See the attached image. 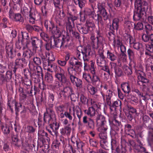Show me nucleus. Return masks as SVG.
<instances>
[{"label":"nucleus","instance_id":"1","mask_svg":"<svg viewBox=\"0 0 153 153\" xmlns=\"http://www.w3.org/2000/svg\"><path fill=\"white\" fill-rule=\"evenodd\" d=\"M98 8L97 14L95 13L94 10H92L88 8H85L84 10V14H80V21L82 22L85 21L88 16L97 22L98 25L99 23L102 24V19L105 21L109 19L110 16L102 4H98Z\"/></svg>","mask_w":153,"mask_h":153},{"label":"nucleus","instance_id":"2","mask_svg":"<svg viewBox=\"0 0 153 153\" xmlns=\"http://www.w3.org/2000/svg\"><path fill=\"white\" fill-rule=\"evenodd\" d=\"M44 114L43 125L48 124L54 134H58L59 123L56 121V115L53 108H47Z\"/></svg>","mask_w":153,"mask_h":153},{"label":"nucleus","instance_id":"3","mask_svg":"<svg viewBox=\"0 0 153 153\" xmlns=\"http://www.w3.org/2000/svg\"><path fill=\"white\" fill-rule=\"evenodd\" d=\"M135 58L129 59L130 61L129 66L131 68H133L135 69V72L137 76L138 80L137 84L140 86H142L145 88L149 82V80L146 77L145 73L142 71L136 69V62Z\"/></svg>","mask_w":153,"mask_h":153},{"label":"nucleus","instance_id":"4","mask_svg":"<svg viewBox=\"0 0 153 153\" xmlns=\"http://www.w3.org/2000/svg\"><path fill=\"white\" fill-rule=\"evenodd\" d=\"M96 110L93 105L89 107L88 110H84V112L90 117L87 116H84L82 118V123L86 128L88 129L93 130L95 128V123L93 119L91 117L95 116L97 114L96 113Z\"/></svg>","mask_w":153,"mask_h":153},{"label":"nucleus","instance_id":"5","mask_svg":"<svg viewBox=\"0 0 153 153\" xmlns=\"http://www.w3.org/2000/svg\"><path fill=\"white\" fill-rule=\"evenodd\" d=\"M48 68L47 71L51 72L54 71L55 77L58 80L62 83L65 82L67 80L66 76L65 74L64 70L59 66H57L55 63L50 62L48 65Z\"/></svg>","mask_w":153,"mask_h":153},{"label":"nucleus","instance_id":"6","mask_svg":"<svg viewBox=\"0 0 153 153\" xmlns=\"http://www.w3.org/2000/svg\"><path fill=\"white\" fill-rule=\"evenodd\" d=\"M73 113H72V111L71 109H69V111H65V117L68 118L70 120H72L73 118L72 115H73L74 119L71 123V125L73 126L76 125L77 122V119L75 116V114H76L79 119L78 124L79 125H80L81 118L83 114L81 108L78 105H75L73 107Z\"/></svg>","mask_w":153,"mask_h":153},{"label":"nucleus","instance_id":"7","mask_svg":"<svg viewBox=\"0 0 153 153\" xmlns=\"http://www.w3.org/2000/svg\"><path fill=\"white\" fill-rule=\"evenodd\" d=\"M65 34L62 35L61 39L56 38L53 39L55 46L57 48H59L61 50H64L68 48L70 45L71 41L69 39V34L65 33Z\"/></svg>","mask_w":153,"mask_h":153},{"label":"nucleus","instance_id":"8","mask_svg":"<svg viewBox=\"0 0 153 153\" xmlns=\"http://www.w3.org/2000/svg\"><path fill=\"white\" fill-rule=\"evenodd\" d=\"M14 65L12 66V71L13 72L15 75V81L17 82L18 79V74L16 73H19L22 69L25 67L27 64V61L24 58H17L15 60Z\"/></svg>","mask_w":153,"mask_h":153},{"label":"nucleus","instance_id":"9","mask_svg":"<svg viewBox=\"0 0 153 153\" xmlns=\"http://www.w3.org/2000/svg\"><path fill=\"white\" fill-rule=\"evenodd\" d=\"M97 33L96 38L92 35L90 37L91 41V46L94 50L97 49L99 48H100V49H103L104 43V38L99 30L97 31Z\"/></svg>","mask_w":153,"mask_h":153},{"label":"nucleus","instance_id":"10","mask_svg":"<svg viewBox=\"0 0 153 153\" xmlns=\"http://www.w3.org/2000/svg\"><path fill=\"white\" fill-rule=\"evenodd\" d=\"M94 22L92 21L87 20L84 26L82 24H78L76 27L79 31L82 34L92 33L95 28Z\"/></svg>","mask_w":153,"mask_h":153},{"label":"nucleus","instance_id":"11","mask_svg":"<svg viewBox=\"0 0 153 153\" xmlns=\"http://www.w3.org/2000/svg\"><path fill=\"white\" fill-rule=\"evenodd\" d=\"M69 64L71 65L67 68L68 73H72L73 72H79L82 71V63L79 61L77 59L74 57L71 58L69 61Z\"/></svg>","mask_w":153,"mask_h":153},{"label":"nucleus","instance_id":"12","mask_svg":"<svg viewBox=\"0 0 153 153\" xmlns=\"http://www.w3.org/2000/svg\"><path fill=\"white\" fill-rule=\"evenodd\" d=\"M148 8L146 6L143 7L142 8H135L134 13L133 19L134 21H140L144 22L147 19L146 16V11Z\"/></svg>","mask_w":153,"mask_h":153},{"label":"nucleus","instance_id":"13","mask_svg":"<svg viewBox=\"0 0 153 153\" xmlns=\"http://www.w3.org/2000/svg\"><path fill=\"white\" fill-rule=\"evenodd\" d=\"M95 120L97 125L98 126V131H101L102 129L107 130L108 127L106 125V121L105 117L101 114H97L96 115Z\"/></svg>","mask_w":153,"mask_h":153},{"label":"nucleus","instance_id":"14","mask_svg":"<svg viewBox=\"0 0 153 153\" xmlns=\"http://www.w3.org/2000/svg\"><path fill=\"white\" fill-rule=\"evenodd\" d=\"M72 10L74 12V14L72 12H68V14L69 16L67 17V20L66 25V30H68L70 31L71 30V28L73 27L72 25L71 21L72 22L74 25V21L77 20L78 19L77 16L75 14L77 13L76 10L74 9H73Z\"/></svg>","mask_w":153,"mask_h":153},{"label":"nucleus","instance_id":"15","mask_svg":"<svg viewBox=\"0 0 153 153\" xmlns=\"http://www.w3.org/2000/svg\"><path fill=\"white\" fill-rule=\"evenodd\" d=\"M62 27L60 22H59L58 25L55 26L50 32L51 34V39L53 38V39L59 37L63 31Z\"/></svg>","mask_w":153,"mask_h":153},{"label":"nucleus","instance_id":"16","mask_svg":"<svg viewBox=\"0 0 153 153\" xmlns=\"http://www.w3.org/2000/svg\"><path fill=\"white\" fill-rule=\"evenodd\" d=\"M109 121L112 129L111 131V134L116 135L117 134V132L119 131L121 128V122L116 119H112L111 120H110Z\"/></svg>","mask_w":153,"mask_h":153},{"label":"nucleus","instance_id":"17","mask_svg":"<svg viewBox=\"0 0 153 153\" xmlns=\"http://www.w3.org/2000/svg\"><path fill=\"white\" fill-rule=\"evenodd\" d=\"M84 61L88 62L91 57L92 51L91 46L88 45L81 47V49Z\"/></svg>","mask_w":153,"mask_h":153},{"label":"nucleus","instance_id":"18","mask_svg":"<svg viewBox=\"0 0 153 153\" xmlns=\"http://www.w3.org/2000/svg\"><path fill=\"white\" fill-rule=\"evenodd\" d=\"M71 87L69 86L64 87L63 89H61L59 93V97L62 100H65L67 97H69L70 94L73 91Z\"/></svg>","mask_w":153,"mask_h":153},{"label":"nucleus","instance_id":"19","mask_svg":"<svg viewBox=\"0 0 153 153\" xmlns=\"http://www.w3.org/2000/svg\"><path fill=\"white\" fill-rule=\"evenodd\" d=\"M81 72V71H79V72H73L71 74L68 73L71 82L74 85H75L77 87H81L82 86V82L81 79L75 76L74 75L78 74Z\"/></svg>","mask_w":153,"mask_h":153},{"label":"nucleus","instance_id":"20","mask_svg":"<svg viewBox=\"0 0 153 153\" xmlns=\"http://www.w3.org/2000/svg\"><path fill=\"white\" fill-rule=\"evenodd\" d=\"M18 91L19 93L20 100L21 102L24 101L26 99L27 97V94L31 96L33 95L32 93L33 90L32 89L30 90H27L26 89H24L23 88L20 87Z\"/></svg>","mask_w":153,"mask_h":153},{"label":"nucleus","instance_id":"21","mask_svg":"<svg viewBox=\"0 0 153 153\" xmlns=\"http://www.w3.org/2000/svg\"><path fill=\"white\" fill-rule=\"evenodd\" d=\"M99 56L97 57L96 62L98 66L101 67L106 64V59L103 54V49H100V48H99Z\"/></svg>","mask_w":153,"mask_h":153},{"label":"nucleus","instance_id":"22","mask_svg":"<svg viewBox=\"0 0 153 153\" xmlns=\"http://www.w3.org/2000/svg\"><path fill=\"white\" fill-rule=\"evenodd\" d=\"M100 93L104 102H105L107 105L111 104V98L113 96L112 91L111 89H109L107 91L106 94L101 91Z\"/></svg>","mask_w":153,"mask_h":153},{"label":"nucleus","instance_id":"23","mask_svg":"<svg viewBox=\"0 0 153 153\" xmlns=\"http://www.w3.org/2000/svg\"><path fill=\"white\" fill-rule=\"evenodd\" d=\"M31 42L33 48L36 49L39 47L41 50L43 46L42 41L35 37H31Z\"/></svg>","mask_w":153,"mask_h":153},{"label":"nucleus","instance_id":"24","mask_svg":"<svg viewBox=\"0 0 153 153\" xmlns=\"http://www.w3.org/2000/svg\"><path fill=\"white\" fill-rule=\"evenodd\" d=\"M22 42L23 44V49H25L31 42V37H29L28 33L26 32L22 33Z\"/></svg>","mask_w":153,"mask_h":153},{"label":"nucleus","instance_id":"25","mask_svg":"<svg viewBox=\"0 0 153 153\" xmlns=\"http://www.w3.org/2000/svg\"><path fill=\"white\" fill-rule=\"evenodd\" d=\"M87 62L84 61V71L89 70L91 73L96 72V68L94 66L95 62L91 60V64L88 65Z\"/></svg>","mask_w":153,"mask_h":153},{"label":"nucleus","instance_id":"26","mask_svg":"<svg viewBox=\"0 0 153 153\" xmlns=\"http://www.w3.org/2000/svg\"><path fill=\"white\" fill-rule=\"evenodd\" d=\"M106 130H105L103 129H102L101 131H99L100 132L99 134V136L101 140L100 143L101 146L103 147V144H106L107 143V135L106 132Z\"/></svg>","mask_w":153,"mask_h":153},{"label":"nucleus","instance_id":"27","mask_svg":"<svg viewBox=\"0 0 153 153\" xmlns=\"http://www.w3.org/2000/svg\"><path fill=\"white\" fill-rule=\"evenodd\" d=\"M110 64L111 66V69L114 68L115 73V77H120L123 75V72L122 69L117 66V64L115 63L110 62Z\"/></svg>","mask_w":153,"mask_h":153},{"label":"nucleus","instance_id":"28","mask_svg":"<svg viewBox=\"0 0 153 153\" xmlns=\"http://www.w3.org/2000/svg\"><path fill=\"white\" fill-rule=\"evenodd\" d=\"M151 120L149 117L146 115L143 116L142 118V120L143 123V126L147 128L148 130H153V124H149V121Z\"/></svg>","mask_w":153,"mask_h":153},{"label":"nucleus","instance_id":"29","mask_svg":"<svg viewBox=\"0 0 153 153\" xmlns=\"http://www.w3.org/2000/svg\"><path fill=\"white\" fill-rule=\"evenodd\" d=\"M142 40L145 42L153 43V33H144L142 36Z\"/></svg>","mask_w":153,"mask_h":153},{"label":"nucleus","instance_id":"30","mask_svg":"<svg viewBox=\"0 0 153 153\" xmlns=\"http://www.w3.org/2000/svg\"><path fill=\"white\" fill-rule=\"evenodd\" d=\"M71 130L70 124L65 126L60 129V132L63 135H66L69 136Z\"/></svg>","mask_w":153,"mask_h":153},{"label":"nucleus","instance_id":"31","mask_svg":"<svg viewBox=\"0 0 153 153\" xmlns=\"http://www.w3.org/2000/svg\"><path fill=\"white\" fill-rule=\"evenodd\" d=\"M44 24L46 30L49 32L55 26L53 21L48 20L45 21Z\"/></svg>","mask_w":153,"mask_h":153},{"label":"nucleus","instance_id":"32","mask_svg":"<svg viewBox=\"0 0 153 153\" xmlns=\"http://www.w3.org/2000/svg\"><path fill=\"white\" fill-rule=\"evenodd\" d=\"M134 2L135 7L136 8H142V7L146 6V8H148V4L147 2H143L141 0H134L132 3Z\"/></svg>","mask_w":153,"mask_h":153},{"label":"nucleus","instance_id":"33","mask_svg":"<svg viewBox=\"0 0 153 153\" xmlns=\"http://www.w3.org/2000/svg\"><path fill=\"white\" fill-rule=\"evenodd\" d=\"M124 2L123 0H114L113 4L115 9L117 10H121L124 3Z\"/></svg>","mask_w":153,"mask_h":153},{"label":"nucleus","instance_id":"34","mask_svg":"<svg viewBox=\"0 0 153 153\" xmlns=\"http://www.w3.org/2000/svg\"><path fill=\"white\" fill-rule=\"evenodd\" d=\"M121 87L122 90L126 94H129L131 92V88L130 85L128 82L122 83Z\"/></svg>","mask_w":153,"mask_h":153},{"label":"nucleus","instance_id":"35","mask_svg":"<svg viewBox=\"0 0 153 153\" xmlns=\"http://www.w3.org/2000/svg\"><path fill=\"white\" fill-rule=\"evenodd\" d=\"M22 84L24 86V89H26L29 90V89H32V86H31V81L27 78H25L22 82Z\"/></svg>","mask_w":153,"mask_h":153},{"label":"nucleus","instance_id":"36","mask_svg":"<svg viewBox=\"0 0 153 153\" xmlns=\"http://www.w3.org/2000/svg\"><path fill=\"white\" fill-rule=\"evenodd\" d=\"M12 142L13 144L15 146L19 147L21 146V141L18 138L17 135L12 134L11 136Z\"/></svg>","mask_w":153,"mask_h":153},{"label":"nucleus","instance_id":"37","mask_svg":"<svg viewBox=\"0 0 153 153\" xmlns=\"http://www.w3.org/2000/svg\"><path fill=\"white\" fill-rule=\"evenodd\" d=\"M65 0H53V4L56 9H61L63 8V2Z\"/></svg>","mask_w":153,"mask_h":153},{"label":"nucleus","instance_id":"38","mask_svg":"<svg viewBox=\"0 0 153 153\" xmlns=\"http://www.w3.org/2000/svg\"><path fill=\"white\" fill-rule=\"evenodd\" d=\"M134 151L136 153H146L149 152L146 151V149L143 146V145H138V144H137L136 146L134 147Z\"/></svg>","mask_w":153,"mask_h":153},{"label":"nucleus","instance_id":"39","mask_svg":"<svg viewBox=\"0 0 153 153\" xmlns=\"http://www.w3.org/2000/svg\"><path fill=\"white\" fill-rule=\"evenodd\" d=\"M131 91L137 94L140 98H142V99L144 100H146V97L142 91H139L137 88L135 87H132Z\"/></svg>","mask_w":153,"mask_h":153},{"label":"nucleus","instance_id":"40","mask_svg":"<svg viewBox=\"0 0 153 153\" xmlns=\"http://www.w3.org/2000/svg\"><path fill=\"white\" fill-rule=\"evenodd\" d=\"M91 73L92 75L91 76L90 83H91L93 85H94L96 84V83L98 82H100V79L97 72Z\"/></svg>","mask_w":153,"mask_h":153},{"label":"nucleus","instance_id":"41","mask_svg":"<svg viewBox=\"0 0 153 153\" xmlns=\"http://www.w3.org/2000/svg\"><path fill=\"white\" fill-rule=\"evenodd\" d=\"M119 19L118 18H115L112 20L111 25L110 26V28L114 30H117L119 26Z\"/></svg>","mask_w":153,"mask_h":153},{"label":"nucleus","instance_id":"42","mask_svg":"<svg viewBox=\"0 0 153 153\" xmlns=\"http://www.w3.org/2000/svg\"><path fill=\"white\" fill-rule=\"evenodd\" d=\"M57 80H55L54 82L53 85L52 87L53 90L54 91H59L60 90V88L62 87V85L63 84L67 82L64 83H62L61 82L59 81L56 79Z\"/></svg>","mask_w":153,"mask_h":153},{"label":"nucleus","instance_id":"43","mask_svg":"<svg viewBox=\"0 0 153 153\" xmlns=\"http://www.w3.org/2000/svg\"><path fill=\"white\" fill-rule=\"evenodd\" d=\"M107 58L111 61H114L117 59V57L114 52H112L108 50L107 52Z\"/></svg>","mask_w":153,"mask_h":153},{"label":"nucleus","instance_id":"44","mask_svg":"<svg viewBox=\"0 0 153 153\" xmlns=\"http://www.w3.org/2000/svg\"><path fill=\"white\" fill-rule=\"evenodd\" d=\"M0 129H1L4 134H7L10 132V127L3 123L0 124Z\"/></svg>","mask_w":153,"mask_h":153},{"label":"nucleus","instance_id":"45","mask_svg":"<svg viewBox=\"0 0 153 153\" xmlns=\"http://www.w3.org/2000/svg\"><path fill=\"white\" fill-rule=\"evenodd\" d=\"M13 103L15 106V109L16 112V116L19 115V112L22 109V105L21 103L16 101H13Z\"/></svg>","mask_w":153,"mask_h":153},{"label":"nucleus","instance_id":"46","mask_svg":"<svg viewBox=\"0 0 153 153\" xmlns=\"http://www.w3.org/2000/svg\"><path fill=\"white\" fill-rule=\"evenodd\" d=\"M121 102L120 100H117L116 101H113L112 102L111 101V104L108 105L110 107L111 110H113V108L115 107H120L121 105Z\"/></svg>","mask_w":153,"mask_h":153},{"label":"nucleus","instance_id":"47","mask_svg":"<svg viewBox=\"0 0 153 153\" xmlns=\"http://www.w3.org/2000/svg\"><path fill=\"white\" fill-rule=\"evenodd\" d=\"M33 55V52L30 49H27L24 51L23 55L22 58H24L25 59L26 58H30Z\"/></svg>","mask_w":153,"mask_h":153},{"label":"nucleus","instance_id":"48","mask_svg":"<svg viewBox=\"0 0 153 153\" xmlns=\"http://www.w3.org/2000/svg\"><path fill=\"white\" fill-rule=\"evenodd\" d=\"M73 27H72L71 31L68 30H66L67 32H66L65 33H68V34H69V35H70L69 33H70L71 35V34L73 37H74L76 39H79L80 38V36L79 33L77 32L74 31L73 30Z\"/></svg>","mask_w":153,"mask_h":153},{"label":"nucleus","instance_id":"49","mask_svg":"<svg viewBox=\"0 0 153 153\" xmlns=\"http://www.w3.org/2000/svg\"><path fill=\"white\" fill-rule=\"evenodd\" d=\"M101 67V70L107 72L110 76H112L113 75V70L112 69H111V68H110L109 66L106 64L105 65H103Z\"/></svg>","mask_w":153,"mask_h":153},{"label":"nucleus","instance_id":"50","mask_svg":"<svg viewBox=\"0 0 153 153\" xmlns=\"http://www.w3.org/2000/svg\"><path fill=\"white\" fill-rule=\"evenodd\" d=\"M31 8H29V9L27 7L24 6L21 7V12L24 16H27L28 15L29 13L31 12Z\"/></svg>","mask_w":153,"mask_h":153},{"label":"nucleus","instance_id":"51","mask_svg":"<svg viewBox=\"0 0 153 153\" xmlns=\"http://www.w3.org/2000/svg\"><path fill=\"white\" fill-rule=\"evenodd\" d=\"M54 94L52 93H49L48 95V103L50 105V107L48 108H51L53 106V103L54 102Z\"/></svg>","mask_w":153,"mask_h":153},{"label":"nucleus","instance_id":"52","mask_svg":"<svg viewBox=\"0 0 153 153\" xmlns=\"http://www.w3.org/2000/svg\"><path fill=\"white\" fill-rule=\"evenodd\" d=\"M76 150L72 145L68 144L66 149H65L63 153H76Z\"/></svg>","mask_w":153,"mask_h":153},{"label":"nucleus","instance_id":"53","mask_svg":"<svg viewBox=\"0 0 153 153\" xmlns=\"http://www.w3.org/2000/svg\"><path fill=\"white\" fill-rule=\"evenodd\" d=\"M33 80L34 81L35 83H37L39 82L40 79L42 78V76H39V75L36 74V73H33L30 76Z\"/></svg>","mask_w":153,"mask_h":153},{"label":"nucleus","instance_id":"54","mask_svg":"<svg viewBox=\"0 0 153 153\" xmlns=\"http://www.w3.org/2000/svg\"><path fill=\"white\" fill-rule=\"evenodd\" d=\"M148 145L151 147L153 146V132L149 131V137L147 140Z\"/></svg>","mask_w":153,"mask_h":153},{"label":"nucleus","instance_id":"55","mask_svg":"<svg viewBox=\"0 0 153 153\" xmlns=\"http://www.w3.org/2000/svg\"><path fill=\"white\" fill-rule=\"evenodd\" d=\"M123 69L125 74L128 76L131 75L132 73L131 68L124 65L123 67Z\"/></svg>","mask_w":153,"mask_h":153},{"label":"nucleus","instance_id":"56","mask_svg":"<svg viewBox=\"0 0 153 153\" xmlns=\"http://www.w3.org/2000/svg\"><path fill=\"white\" fill-rule=\"evenodd\" d=\"M61 145L59 141L57 139L54 140L52 144L53 148L55 149H61Z\"/></svg>","mask_w":153,"mask_h":153},{"label":"nucleus","instance_id":"57","mask_svg":"<svg viewBox=\"0 0 153 153\" xmlns=\"http://www.w3.org/2000/svg\"><path fill=\"white\" fill-rule=\"evenodd\" d=\"M71 141L73 144H76L77 148L82 147L83 146V143L80 142H79L78 139L76 140L75 137H72L71 140Z\"/></svg>","mask_w":153,"mask_h":153},{"label":"nucleus","instance_id":"58","mask_svg":"<svg viewBox=\"0 0 153 153\" xmlns=\"http://www.w3.org/2000/svg\"><path fill=\"white\" fill-rule=\"evenodd\" d=\"M13 73V72L12 71L11 67V71H8L6 73L5 76H4L5 82H8L11 80Z\"/></svg>","mask_w":153,"mask_h":153},{"label":"nucleus","instance_id":"59","mask_svg":"<svg viewBox=\"0 0 153 153\" xmlns=\"http://www.w3.org/2000/svg\"><path fill=\"white\" fill-rule=\"evenodd\" d=\"M33 69L36 74L39 75V76H42L43 78V74L42 73V67L39 65L35 66L33 67Z\"/></svg>","mask_w":153,"mask_h":153},{"label":"nucleus","instance_id":"60","mask_svg":"<svg viewBox=\"0 0 153 153\" xmlns=\"http://www.w3.org/2000/svg\"><path fill=\"white\" fill-rule=\"evenodd\" d=\"M126 109L128 110V113L136 115L137 114L136 109L130 105H127Z\"/></svg>","mask_w":153,"mask_h":153},{"label":"nucleus","instance_id":"61","mask_svg":"<svg viewBox=\"0 0 153 153\" xmlns=\"http://www.w3.org/2000/svg\"><path fill=\"white\" fill-rule=\"evenodd\" d=\"M127 53L129 59L135 58V52L132 49L128 48L127 51Z\"/></svg>","mask_w":153,"mask_h":153},{"label":"nucleus","instance_id":"62","mask_svg":"<svg viewBox=\"0 0 153 153\" xmlns=\"http://www.w3.org/2000/svg\"><path fill=\"white\" fill-rule=\"evenodd\" d=\"M145 28L146 33L151 34L153 32V27L151 24H146L145 25Z\"/></svg>","mask_w":153,"mask_h":153},{"label":"nucleus","instance_id":"63","mask_svg":"<svg viewBox=\"0 0 153 153\" xmlns=\"http://www.w3.org/2000/svg\"><path fill=\"white\" fill-rule=\"evenodd\" d=\"M78 96L79 97L80 101L84 105L88 104V100L85 95L81 94H79Z\"/></svg>","mask_w":153,"mask_h":153},{"label":"nucleus","instance_id":"64","mask_svg":"<svg viewBox=\"0 0 153 153\" xmlns=\"http://www.w3.org/2000/svg\"><path fill=\"white\" fill-rule=\"evenodd\" d=\"M116 150L117 153H126V151L125 146L121 144L119 145Z\"/></svg>","mask_w":153,"mask_h":153}]
</instances>
